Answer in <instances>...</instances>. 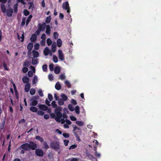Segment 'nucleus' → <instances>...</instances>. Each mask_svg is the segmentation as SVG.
Wrapping results in <instances>:
<instances>
[{"label":"nucleus","mask_w":161,"mask_h":161,"mask_svg":"<svg viewBox=\"0 0 161 161\" xmlns=\"http://www.w3.org/2000/svg\"><path fill=\"white\" fill-rule=\"evenodd\" d=\"M53 36L54 38L55 39L58 38V33L57 32H54L53 33Z\"/></svg>","instance_id":"obj_47"},{"label":"nucleus","mask_w":161,"mask_h":161,"mask_svg":"<svg viewBox=\"0 0 161 161\" xmlns=\"http://www.w3.org/2000/svg\"><path fill=\"white\" fill-rule=\"evenodd\" d=\"M46 26L47 25H46L45 23H43L42 24L40 23L38 25V28L41 31H43L45 30V28H46Z\"/></svg>","instance_id":"obj_7"},{"label":"nucleus","mask_w":161,"mask_h":161,"mask_svg":"<svg viewBox=\"0 0 161 161\" xmlns=\"http://www.w3.org/2000/svg\"><path fill=\"white\" fill-rule=\"evenodd\" d=\"M21 36L20 37V38H21V42H23L24 41V32L23 31H21Z\"/></svg>","instance_id":"obj_34"},{"label":"nucleus","mask_w":161,"mask_h":161,"mask_svg":"<svg viewBox=\"0 0 161 161\" xmlns=\"http://www.w3.org/2000/svg\"><path fill=\"white\" fill-rule=\"evenodd\" d=\"M46 38V35L45 34H43L41 36V38L42 40H45Z\"/></svg>","instance_id":"obj_55"},{"label":"nucleus","mask_w":161,"mask_h":161,"mask_svg":"<svg viewBox=\"0 0 161 161\" xmlns=\"http://www.w3.org/2000/svg\"><path fill=\"white\" fill-rule=\"evenodd\" d=\"M32 15H30L29 16V17H28V18H27V19L26 20V25L27 26V25H28L29 23L30 22V21H31V19L32 18Z\"/></svg>","instance_id":"obj_29"},{"label":"nucleus","mask_w":161,"mask_h":161,"mask_svg":"<svg viewBox=\"0 0 161 161\" xmlns=\"http://www.w3.org/2000/svg\"><path fill=\"white\" fill-rule=\"evenodd\" d=\"M36 153L37 155L39 156H42L43 154V151L40 149H36Z\"/></svg>","instance_id":"obj_10"},{"label":"nucleus","mask_w":161,"mask_h":161,"mask_svg":"<svg viewBox=\"0 0 161 161\" xmlns=\"http://www.w3.org/2000/svg\"><path fill=\"white\" fill-rule=\"evenodd\" d=\"M38 93L40 96L41 97H43V94L41 89H39L38 90Z\"/></svg>","instance_id":"obj_51"},{"label":"nucleus","mask_w":161,"mask_h":161,"mask_svg":"<svg viewBox=\"0 0 161 161\" xmlns=\"http://www.w3.org/2000/svg\"><path fill=\"white\" fill-rule=\"evenodd\" d=\"M47 43L48 46H50L51 45L52 42L50 38H48L47 40Z\"/></svg>","instance_id":"obj_37"},{"label":"nucleus","mask_w":161,"mask_h":161,"mask_svg":"<svg viewBox=\"0 0 161 161\" xmlns=\"http://www.w3.org/2000/svg\"><path fill=\"white\" fill-rule=\"evenodd\" d=\"M31 87V85L30 84L28 83L25 85V92H29L30 88Z\"/></svg>","instance_id":"obj_14"},{"label":"nucleus","mask_w":161,"mask_h":161,"mask_svg":"<svg viewBox=\"0 0 161 161\" xmlns=\"http://www.w3.org/2000/svg\"><path fill=\"white\" fill-rule=\"evenodd\" d=\"M30 69L33 71V72L34 73H35V69L34 66H30Z\"/></svg>","instance_id":"obj_64"},{"label":"nucleus","mask_w":161,"mask_h":161,"mask_svg":"<svg viewBox=\"0 0 161 161\" xmlns=\"http://www.w3.org/2000/svg\"><path fill=\"white\" fill-rule=\"evenodd\" d=\"M17 4L14 5L13 8L14 9V11L15 13H16L17 12Z\"/></svg>","instance_id":"obj_39"},{"label":"nucleus","mask_w":161,"mask_h":161,"mask_svg":"<svg viewBox=\"0 0 161 161\" xmlns=\"http://www.w3.org/2000/svg\"><path fill=\"white\" fill-rule=\"evenodd\" d=\"M34 8V6L33 4L32 3H30V5L28 8L29 9L31 8L32 9H33V8Z\"/></svg>","instance_id":"obj_61"},{"label":"nucleus","mask_w":161,"mask_h":161,"mask_svg":"<svg viewBox=\"0 0 161 161\" xmlns=\"http://www.w3.org/2000/svg\"><path fill=\"white\" fill-rule=\"evenodd\" d=\"M51 146L55 150H57L59 148V146L57 142H53L51 144Z\"/></svg>","instance_id":"obj_9"},{"label":"nucleus","mask_w":161,"mask_h":161,"mask_svg":"<svg viewBox=\"0 0 161 161\" xmlns=\"http://www.w3.org/2000/svg\"><path fill=\"white\" fill-rule=\"evenodd\" d=\"M64 83L68 86V87L69 88H70L71 87V85L69 82L67 80H66L64 81Z\"/></svg>","instance_id":"obj_38"},{"label":"nucleus","mask_w":161,"mask_h":161,"mask_svg":"<svg viewBox=\"0 0 161 161\" xmlns=\"http://www.w3.org/2000/svg\"><path fill=\"white\" fill-rule=\"evenodd\" d=\"M55 88L57 90H59L61 89V86L60 84V83L59 82H58L56 83L55 85Z\"/></svg>","instance_id":"obj_23"},{"label":"nucleus","mask_w":161,"mask_h":161,"mask_svg":"<svg viewBox=\"0 0 161 161\" xmlns=\"http://www.w3.org/2000/svg\"><path fill=\"white\" fill-rule=\"evenodd\" d=\"M46 33L48 35H49L50 34L51 27L49 25H47L46 27Z\"/></svg>","instance_id":"obj_11"},{"label":"nucleus","mask_w":161,"mask_h":161,"mask_svg":"<svg viewBox=\"0 0 161 161\" xmlns=\"http://www.w3.org/2000/svg\"><path fill=\"white\" fill-rule=\"evenodd\" d=\"M52 106L53 108H56L55 109V113L56 115V117L55 118V119L58 122H61L62 124L64 123V120L63 119H61L62 117V113L60 111L62 110V108L61 107H57V105L56 104V102L54 101L52 103Z\"/></svg>","instance_id":"obj_1"},{"label":"nucleus","mask_w":161,"mask_h":161,"mask_svg":"<svg viewBox=\"0 0 161 161\" xmlns=\"http://www.w3.org/2000/svg\"><path fill=\"white\" fill-rule=\"evenodd\" d=\"M57 47V45L56 43H53L51 47V51H52L53 53H54L56 50V48Z\"/></svg>","instance_id":"obj_18"},{"label":"nucleus","mask_w":161,"mask_h":161,"mask_svg":"<svg viewBox=\"0 0 161 161\" xmlns=\"http://www.w3.org/2000/svg\"><path fill=\"white\" fill-rule=\"evenodd\" d=\"M68 108L71 111H73L74 110V107L71 104L68 105Z\"/></svg>","instance_id":"obj_35"},{"label":"nucleus","mask_w":161,"mask_h":161,"mask_svg":"<svg viewBox=\"0 0 161 161\" xmlns=\"http://www.w3.org/2000/svg\"><path fill=\"white\" fill-rule=\"evenodd\" d=\"M39 47V45L38 43H36L34 45L35 49L36 50L38 49Z\"/></svg>","instance_id":"obj_54"},{"label":"nucleus","mask_w":161,"mask_h":161,"mask_svg":"<svg viewBox=\"0 0 161 161\" xmlns=\"http://www.w3.org/2000/svg\"><path fill=\"white\" fill-rule=\"evenodd\" d=\"M38 59H34V58H33L32 59V64L33 65L36 64L38 63Z\"/></svg>","instance_id":"obj_27"},{"label":"nucleus","mask_w":161,"mask_h":161,"mask_svg":"<svg viewBox=\"0 0 161 161\" xmlns=\"http://www.w3.org/2000/svg\"><path fill=\"white\" fill-rule=\"evenodd\" d=\"M76 147V145H72L69 148V149H72L75 148Z\"/></svg>","instance_id":"obj_58"},{"label":"nucleus","mask_w":161,"mask_h":161,"mask_svg":"<svg viewBox=\"0 0 161 161\" xmlns=\"http://www.w3.org/2000/svg\"><path fill=\"white\" fill-rule=\"evenodd\" d=\"M36 139L40 141L41 142H42L43 141V139L39 136H36Z\"/></svg>","instance_id":"obj_42"},{"label":"nucleus","mask_w":161,"mask_h":161,"mask_svg":"<svg viewBox=\"0 0 161 161\" xmlns=\"http://www.w3.org/2000/svg\"><path fill=\"white\" fill-rule=\"evenodd\" d=\"M57 45L58 47H60L62 45V41L60 39H58L57 40Z\"/></svg>","instance_id":"obj_24"},{"label":"nucleus","mask_w":161,"mask_h":161,"mask_svg":"<svg viewBox=\"0 0 161 161\" xmlns=\"http://www.w3.org/2000/svg\"><path fill=\"white\" fill-rule=\"evenodd\" d=\"M60 71V68L59 66L56 67L54 69V73L55 74H58Z\"/></svg>","instance_id":"obj_17"},{"label":"nucleus","mask_w":161,"mask_h":161,"mask_svg":"<svg viewBox=\"0 0 161 161\" xmlns=\"http://www.w3.org/2000/svg\"><path fill=\"white\" fill-rule=\"evenodd\" d=\"M75 123L78 125L80 126H83L84 125V123L82 121H76Z\"/></svg>","instance_id":"obj_26"},{"label":"nucleus","mask_w":161,"mask_h":161,"mask_svg":"<svg viewBox=\"0 0 161 161\" xmlns=\"http://www.w3.org/2000/svg\"><path fill=\"white\" fill-rule=\"evenodd\" d=\"M32 53L33 58H37L38 57L39 53L37 51L35 50H33L32 51Z\"/></svg>","instance_id":"obj_21"},{"label":"nucleus","mask_w":161,"mask_h":161,"mask_svg":"<svg viewBox=\"0 0 161 161\" xmlns=\"http://www.w3.org/2000/svg\"><path fill=\"white\" fill-rule=\"evenodd\" d=\"M71 103L74 105H75L77 104V102L76 101L73 99L71 100Z\"/></svg>","instance_id":"obj_63"},{"label":"nucleus","mask_w":161,"mask_h":161,"mask_svg":"<svg viewBox=\"0 0 161 161\" xmlns=\"http://www.w3.org/2000/svg\"><path fill=\"white\" fill-rule=\"evenodd\" d=\"M40 43L42 46H44L45 43V40H42L41 42Z\"/></svg>","instance_id":"obj_60"},{"label":"nucleus","mask_w":161,"mask_h":161,"mask_svg":"<svg viewBox=\"0 0 161 161\" xmlns=\"http://www.w3.org/2000/svg\"><path fill=\"white\" fill-rule=\"evenodd\" d=\"M24 15L26 16L30 14L29 12L26 9L24 10Z\"/></svg>","instance_id":"obj_49"},{"label":"nucleus","mask_w":161,"mask_h":161,"mask_svg":"<svg viewBox=\"0 0 161 161\" xmlns=\"http://www.w3.org/2000/svg\"><path fill=\"white\" fill-rule=\"evenodd\" d=\"M49 79L50 80H52L53 79V77L52 75L49 74L48 76Z\"/></svg>","instance_id":"obj_53"},{"label":"nucleus","mask_w":161,"mask_h":161,"mask_svg":"<svg viewBox=\"0 0 161 161\" xmlns=\"http://www.w3.org/2000/svg\"><path fill=\"white\" fill-rule=\"evenodd\" d=\"M51 20V16H49L46 19V22L47 23H50Z\"/></svg>","instance_id":"obj_41"},{"label":"nucleus","mask_w":161,"mask_h":161,"mask_svg":"<svg viewBox=\"0 0 161 161\" xmlns=\"http://www.w3.org/2000/svg\"><path fill=\"white\" fill-rule=\"evenodd\" d=\"M38 99V97L36 96L32 97L31 100V103L30 104V106H35L36 105L38 102L37 100Z\"/></svg>","instance_id":"obj_3"},{"label":"nucleus","mask_w":161,"mask_h":161,"mask_svg":"<svg viewBox=\"0 0 161 161\" xmlns=\"http://www.w3.org/2000/svg\"><path fill=\"white\" fill-rule=\"evenodd\" d=\"M36 148V145L32 142H30L29 143H26L23 144L17 149V150L20 151L21 154H24L25 151L31 149L35 150Z\"/></svg>","instance_id":"obj_2"},{"label":"nucleus","mask_w":161,"mask_h":161,"mask_svg":"<svg viewBox=\"0 0 161 161\" xmlns=\"http://www.w3.org/2000/svg\"><path fill=\"white\" fill-rule=\"evenodd\" d=\"M60 96L61 97V99L64 102L66 101L68 99L67 96L64 94H61Z\"/></svg>","instance_id":"obj_22"},{"label":"nucleus","mask_w":161,"mask_h":161,"mask_svg":"<svg viewBox=\"0 0 161 161\" xmlns=\"http://www.w3.org/2000/svg\"><path fill=\"white\" fill-rule=\"evenodd\" d=\"M48 98L50 101H52L53 99L52 95L51 94H48Z\"/></svg>","instance_id":"obj_56"},{"label":"nucleus","mask_w":161,"mask_h":161,"mask_svg":"<svg viewBox=\"0 0 161 161\" xmlns=\"http://www.w3.org/2000/svg\"><path fill=\"white\" fill-rule=\"evenodd\" d=\"M28 68L26 67H24L22 69V70L24 73H25L28 71Z\"/></svg>","instance_id":"obj_45"},{"label":"nucleus","mask_w":161,"mask_h":161,"mask_svg":"<svg viewBox=\"0 0 161 161\" xmlns=\"http://www.w3.org/2000/svg\"><path fill=\"white\" fill-rule=\"evenodd\" d=\"M53 61L55 63H57L58 62V58L55 55H53Z\"/></svg>","instance_id":"obj_32"},{"label":"nucleus","mask_w":161,"mask_h":161,"mask_svg":"<svg viewBox=\"0 0 161 161\" xmlns=\"http://www.w3.org/2000/svg\"><path fill=\"white\" fill-rule=\"evenodd\" d=\"M62 8L66 10L67 13H69L70 12L69 5L68 2H65L63 3Z\"/></svg>","instance_id":"obj_5"},{"label":"nucleus","mask_w":161,"mask_h":161,"mask_svg":"<svg viewBox=\"0 0 161 161\" xmlns=\"http://www.w3.org/2000/svg\"><path fill=\"white\" fill-rule=\"evenodd\" d=\"M22 80L24 83L27 84L29 82L30 79L27 76H25L23 77Z\"/></svg>","instance_id":"obj_12"},{"label":"nucleus","mask_w":161,"mask_h":161,"mask_svg":"<svg viewBox=\"0 0 161 161\" xmlns=\"http://www.w3.org/2000/svg\"><path fill=\"white\" fill-rule=\"evenodd\" d=\"M50 50L48 47H46L43 51V53L44 55L47 56L49 53Z\"/></svg>","instance_id":"obj_16"},{"label":"nucleus","mask_w":161,"mask_h":161,"mask_svg":"<svg viewBox=\"0 0 161 161\" xmlns=\"http://www.w3.org/2000/svg\"><path fill=\"white\" fill-rule=\"evenodd\" d=\"M70 119L72 121H75L76 120V118L73 116H70Z\"/></svg>","instance_id":"obj_59"},{"label":"nucleus","mask_w":161,"mask_h":161,"mask_svg":"<svg viewBox=\"0 0 161 161\" xmlns=\"http://www.w3.org/2000/svg\"><path fill=\"white\" fill-rule=\"evenodd\" d=\"M23 65L25 67H28L29 65V62L28 61H26L24 63Z\"/></svg>","instance_id":"obj_46"},{"label":"nucleus","mask_w":161,"mask_h":161,"mask_svg":"<svg viewBox=\"0 0 161 161\" xmlns=\"http://www.w3.org/2000/svg\"><path fill=\"white\" fill-rule=\"evenodd\" d=\"M39 108L44 111H46L47 109V107L45 105L41 104L39 106Z\"/></svg>","instance_id":"obj_15"},{"label":"nucleus","mask_w":161,"mask_h":161,"mask_svg":"<svg viewBox=\"0 0 161 161\" xmlns=\"http://www.w3.org/2000/svg\"><path fill=\"white\" fill-rule=\"evenodd\" d=\"M54 65L53 63L49 65V68L50 71H52L53 70Z\"/></svg>","instance_id":"obj_48"},{"label":"nucleus","mask_w":161,"mask_h":161,"mask_svg":"<svg viewBox=\"0 0 161 161\" xmlns=\"http://www.w3.org/2000/svg\"><path fill=\"white\" fill-rule=\"evenodd\" d=\"M7 0H0V2L1 3V10L3 13H5L6 11V6L5 3L6 2Z\"/></svg>","instance_id":"obj_4"},{"label":"nucleus","mask_w":161,"mask_h":161,"mask_svg":"<svg viewBox=\"0 0 161 161\" xmlns=\"http://www.w3.org/2000/svg\"><path fill=\"white\" fill-rule=\"evenodd\" d=\"M30 110L33 112H36L37 111V108L34 107H31L30 108Z\"/></svg>","instance_id":"obj_28"},{"label":"nucleus","mask_w":161,"mask_h":161,"mask_svg":"<svg viewBox=\"0 0 161 161\" xmlns=\"http://www.w3.org/2000/svg\"><path fill=\"white\" fill-rule=\"evenodd\" d=\"M42 68L44 71L46 72L47 70V66L46 65H44L42 66Z\"/></svg>","instance_id":"obj_44"},{"label":"nucleus","mask_w":161,"mask_h":161,"mask_svg":"<svg viewBox=\"0 0 161 161\" xmlns=\"http://www.w3.org/2000/svg\"><path fill=\"white\" fill-rule=\"evenodd\" d=\"M58 57L59 59L61 61H63L64 59V56L62 51L60 50H58Z\"/></svg>","instance_id":"obj_8"},{"label":"nucleus","mask_w":161,"mask_h":161,"mask_svg":"<svg viewBox=\"0 0 161 161\" xmlns=\"http://www.w3.org/2000/svg\"><path fill=\"white\" fill-rule=\"evenodd\" d=\"M80 130V128L76 126H73V133L74 134H75V133H77L75 131L76 130Z\"/></svg>","instance_id":"obj_25"},{"label":"nucleus","mask_w":161,"mask_h":161,"mask_svg":"<svg viewBox=\"0 0 161 161\" xmlns=\"http://www.w3.org/2000/svg\"><path fill=\"white\" fill-rule=\"evenodd\" d=\"M26 20V18H23L22 19V22L21 23V25L22 26H23L25 25V21Z\"/></svg>","instance_id":"obj_52"},{"label":"nucleus","mask_w":161,"mask_h":161,"mask_svg":"<svg viewBox=\"0 0 161 161\" xmlns=\"http://www.w3.org/2000/svg\"><path fill=\"white\" fill-rule=\"evenodd\" d=\"M74 109L76 114H79L80 113L79 107L78 106H76Z\"/></svg>","instance_id":"obj_30"},{"label":"nucleus","mask_w":161,"mask_h":161,"mask_svg":"<svg viewBox=\"0 0 161 161\" xmlns=\"http://www.w3.org/2000/svg\"><path fill=\"white\" fill-rule=\"evenodd\" d=\"M41 31L39 29H38L35 32V34L36 35H38L40 33Z\"/></svg>","instance_id":"obj_57"},{"label":"nucleus","mask_w":161,"mask_h":161,"mask_svg":"<svg viewBox=\"0 0 161 161\" xmlns=\"http://www.w3.org/2000/svg\"><path fill=\"white\" fill-rule=\"evenodd\" d=\"M33 47V44L32 43H29L27 46V50L29 53H30Z\"/></svg>","instance_id":"obj_13"},{"label":"nucleus","mask_w":161,"mask_h":161,"mask_svg":"<svg viewBox=\"0 0 161 161\" xmlns=\"http://www.w3.org/2000/svg\"><path fill=\"white\" fill-rule=\"evenodd\" d=\"M64 101L62 100L61 99H59L58 100V104L59 105H63L64 104Z\"/></svg>","instance_id":"obj_31"},{"label":"nucleus","mask_w":161,"mask_h":161,"mask_svg":"<svg viewBox=\"0 0 161 161\" xmlns=\"http://www.w3.org/2000/svg\"><path fill=\"white\" fill-rule=\"evenodd\" d=\"M44 147L45 149H48L49 147L48 146L46 142H44L43 143Z\"/></svg>","instance_id":"obj_50"},{"label":"nucleus","mask_w":161,"mask_h":161,"mask_svg":"<svg viewBox=\"0 0 161 161\" xmlns=\"http://www.w3.org/2000/svg\"><path fill=\"white\" fill-rule=\"evenodd\" d=\"M6 11L7 15L8 16H11L13 13V10L11 8L9 7V5H8V7H6Z\"/></svg>","instance_id":"obj_6"},{"label":"nucleus","mask_w":161,"mask_h":161,"mask_svg":"<svg viewBox=\"0 0 161 161\" xmlns=\"http://www.w3.org/2000/svg\"><path fill=\"white\" fill-rule=\"evenodd\" d=\"M38 80L37 76L36 75H34L33 78V80L32 81V84L33 85L36 84Z\"/></svg>","instance_id":"obj_20"},{"label":"nucleus","mask_w":161,"mask_h":161,"mask_svg":"<svg viewBox=\"0 0 161 161\" xmlns=\"http://www.w3.org/2000/svg\"><path fill=\"white\" fill-rule=\"evenodd\" d=\"M75 136L77 138V140L78 141H80V140L79 138V137L78 136V134L75 133Z\"/></svg>","instance_id":"obj_62"},{"label":"nucleus","mask_w":161,"mask_h":161,"mask_svg":"<svg viewBox=\"0 0 161 161\" xmlns=\"http://www.w3.org/2000/svg\"><path fill=\"white\" fill-rule=\"evenodd\" d=\"M59 77H60V78L61 80H63L65 79V77H66L65 75V74H63L60 75L59 76Z\"/></svg>","instance_id":"obj_40"},{"label":"nucleus","mask_w":161,"mask_h":161,"mask_svg":"<svg viewBox=\"0 0 161 161\" xmlns=\"http://www.w3.org/2000/svg\"><path fill=\"white\" fill-rule=\"evenodd\" d=\"M30 92L31 95H34L36 91L34 89L31 88L30 91Z\"/></svg>","instance_id":"obj_33"},{"label":"nucleus","mask_w":161,"mask_h":161,"mask_svg":"<svg viewBox=\"0 0 161 161\" xmlns=\"http://www.w3.org/2000/svg\"><path fill=\"white\" fill-rule=\"evenodd\" d=\"M28 76L30 77H32L33 76V72L31 71H29L28 72Z\"/></svg>","instance_id":"obj_43"},{"label":"nucleus","mask_w":161,"mask_h":161,"mask_svg":"<svg viewBox=\"0 0 161 161\" xmlns=\"http://www.w3.org/2000/svg\"><path fill=\"white\" fill-rule=\"evenodd\" d=\"M37 114L40 116L43 115L44 114L43 111L41 110H39L37 111Z\"/></svg>","instance_id":"obj_36"},{"label":"nucleus","mask_w":161,"mask_h":161,"mask_svg":"<svg viewBox=\"0 0 161 161\" xmlns=\"http://www.w3.org/2000/svg\"><path fill=\"white\" fill-rule=\"evenodd\" d=\"M36 38L37 37L36 35L35 34H34L31 35L30 40L31 42H34L36 41Z\"/></svg>","instance_id":"obj_19"}]
</instances>
